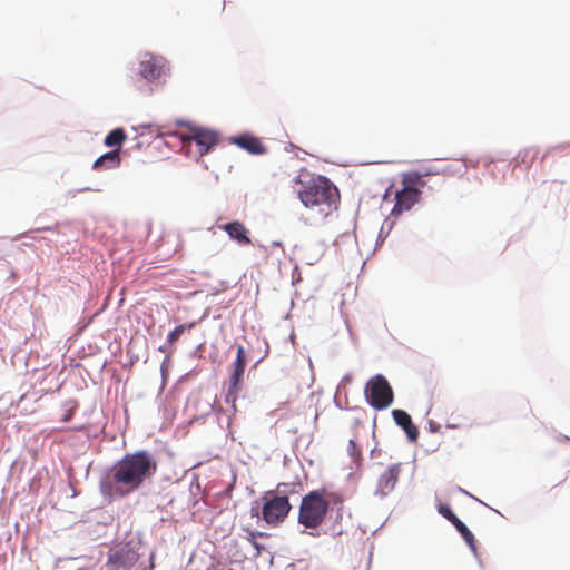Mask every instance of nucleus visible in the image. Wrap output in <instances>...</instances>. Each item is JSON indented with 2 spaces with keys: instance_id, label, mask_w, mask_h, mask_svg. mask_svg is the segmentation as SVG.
I'll return each instance as SVG.
<instances>
[{
  "instance_id": "nucleus-20",
  "label": "nucleus",
  "mask_w": 570,
  "mask_h": 570,
  "mask_svg": "<svg viewBox=\"0 0 570 570\" xmlns=\"http://www.w3.org/2000/svg\"><path fill=\"white\" fill-rule=\"evenodd\" d=\"M347 451L355 462L361 460L362 451L354 440H350Z\"/></svg>"
},
{
  "instance_id": "nucleus-3",
  "label": "nucleus",
  "mask_w": 570,
  "mask_h": 570,
  "mask_svg": "<svg viewBox=\"0 0 570 570\" xmlns=\"http://www.w3.org/2000/svg\"><path fill=\"white\" fill-rule=\"evenodd\" d=\"M330 500L325 498L324 491H312L303 497L299 512L298 523L305 528L316 529L318 528L328 511Z\"/></svg>"
},
{
  "instance_id": "nucleus-5",
  "label": "nucleus",
  "mask_w": 570,
  "mask_h": 570,
  "mask_svg": "<svg viewBox=\"0 0 570 570\" xmlns=\"http://www.w3.org/2000/svg\"><path fill=\"white\" fill-rule=\"evenodd\" d=\"M168 136L177 137L181 144V148H189L190 144L194 141L199 156L207 154L218 142L216 132L200 127L191 128L189 135L174 132L168 134Z\"/></svg>"
},
{
  "instance_id": "nucleus-1",
  "label": "nucleus",
  "mask_w": 570,
  "mask_h": 570,
  "mask_svg": "<svg viewBox=\"0 0 570 570\" xmlns=\"http://www.w3.org/2000/svg\"><path fill=\"white\" fill-rule=\"evenodd\" d=\"M154 456L145 451L126 454L116 462L100 482V491L109 500L125 498L137 491L157 472Z\"/></svg>"
},
{
  "instance_id": "nucleus-24",
  "label": "nucleus",
  "mask_w": 570,
  "mask_h": 570,
  "mask_svg": "<svg viewBox=\"0 0 570 570\" xmlns=\"http://www.w3.org/2000/svg\"><path fill=\"white\" fill-rule=\"evenodd\" d=\"M334 497V494H332ZM335 498L337 499V502L342 503V499L340 497H336Z\"/></svg>"
},
{
  "instance_id": "nucleus-22",
  "label": "nucleus",
  "mask_w": 570,
  "mask_h": 570,
  "mask_svg": "<svg viewBox=\"0 0 570 570\" xmlns=\"http://www.w3.org/2000/svg\"><path fill=\"white\" fill-rule=\"evenodd\" d=\"M266 534L263 533V532H257V531H249L248 532V535H247V541L249 543H252V546L259 552L261 551V546L258 544L257 542V538L261 537H265Z\"/></svg>"
},
{
  "instance_id": "nucleus-12",
  "label": "nucleus",
  "mask_w": 570,
  "mask_h": 570,
  "mask_svg": "<svg viewBox=\"0 0 570 570\" xmlns=\"http://www.w3.org/2000/svg\"><path fill=\"white\" fill-rule=\"evenodd\" d=\"M392 416L397 425H400L406 433L410 441H416L419 438V430L413 424L411 416L400 409L392 411Z\"/></svg>"
},
{
  "instance_id": "nucleus-7",
  "label": "nucleus",
  "mask_w": 570,
  "mask_h": 570,
  "mask_svg": "<svg viewBox=\"0 0 570 570\" xmlns=\"http://www.w3.org/2000/svg\"><path fill=\"white\" fill-rule=\"evenodd\" d=\"M420 194L417 188L409 185H405L402 190L396 191L392 215H400L403 212L410 210L419 202Z\"/></svg>"
},
{
  "instance_id": "nucleus-15",
  "label": "nucleus",
  "mask_w": 570,
  "mask_h": 570,
  "mask_svg": "<svg viewBox=\"0 0 570 570\" xmlns=\"http://www.w3.org/2000/svg\"><path fill=\"white\" fill-rule=\"evenodd\" d=\"M127 135L121 128H116L111 130L105 138V145L107 147H120L121 144L126 140Z\"/></svg>"
},
{
  "instance_id": "nucleus-6",
  "label": "nucleus",
  "mask_w": 570,
  "mask_h": 570,
  "mask_svg": "<svg viewBox=\"0 0 570 570\" xmlns=\"http://www.w3.org/2000/svg\"><path fill=\"white\" fill-rule=\"evenodd\" d=\"M264 500L261 511L262 519L272 527L283 523L292 509L287 495H274L272 498L266 495Z\"/></svg>"
},
{
  "instance_id": "nucleus-11",
  "label": "nucleus",
  "mask_w": 570,
  "mask_h": 570,
  "mask_svg": "<svg viewBox=\"0 0 570 570\" xmlns=\"http://www.w3.org/2000/svg\"><path fill=\"white\" fill-rule=\"evenodd\" d=\"M401 472V464H392L390 465L380 476L377 488L379 491L386 495L392 492L399 481Z\"/></svg>"
},
{
  "instance_id": "nucleus-10",
  "label": "nucleus",
  "mask_w": 570,
  "mask_h": 570,
  "mask_svg": "<svg viewBox=\"0 0 570 570\" xmlns=\"http://www.w3.org/2000/svg\"><path fill=\"white\" fill-rule=\"evenodd\" d=\"M230 141L253 155H263L267 150L258 137L249 134L232 137Z\"/></svg>"
},
{
  "instance_id": "nucleus-14",
  "label": "nucleus",
  "mask_w": 570,
  "mask_h": 570,
  "mask_svg": "<svg viewBox=\"0 0 570 570\" xmlns=\"http://www.w3.org/2000/svg\"><path fill=\"white\" fill-rule=\"evenodd\" d=\"M246 366V353L245 348L242 345H238L236 360L233 363V372L230 374V379L233 381V385H239L242 377L244 375Z\"/></svg>"
},
{
  "instance_id": "nucleus-8",
  "label": "nucleus",
  "mask_w": 570,
  "mask_h": 570,
  "mask_svg": "<svg viewBox=\"0 0 570 570\" xmlns=\"http://www.w3.org/2000/svg\"><path fill=\"white\" fill-rule=\"evenodd\" d=\"M217 227L224 230L232 240L242 247L252 244L248 228L244 223L239 220H233L226 224L217 225Z\"/></svg>"
},
{
  "instance_id": "nucleus-23",
  "label": "nucleus",
  "mask_w": 570,
  "mask_h": 570,
  "mask_svg": "<svg viewBox=\"0 0 570 570\" xmlns=\"http://www.w3.org/2000/svg\"><path fill=\"white\" fill-rule=\"evenodd\" d=\"M250 514H252V517H258V515H259V509H258V507H253V508L250 509Z\"/></svg>"
},
{
  "instance_id": "nucleus-2",
  "label": "nucleus",
  "mask_w": 570,
  "mask_h": 570,
  "mask_svg": "<svg viewBox=\"0 0 570 570\" xmlns=\"http://www.w3.org/2000/svg\"><path fill=\"white\" fill-rule=\"evenodd\" d=\"M295 183L302 185L297 196L305 207L317 208L324 215L337 208L340 193L328 178L318 175L311 177L308 181H303L301 176H297Z\"/></svg>"
},
{
  "instance_id": "nucleus-17",
  "label": "nucleus",
  "mask_w": 570,
  "mask_h": 570,
  "mask_svg": "<svg viewBox=\"0 0 570 570\" xmlns=\"http://www.w3.org/2000/svg\"><path fill=\"white\" fill-rule=\"evenodd\" d=\"M195 326V323L181 324L176 326L168 335L167 341L173 344L177 342L186 330H190Z\"/></svg>"
},
{
  "instance_id": "nucleus-21",
  "label": "nucleus",
  "mask_w": 570,
  "mask_h": 570,
  "mask_svg": "<svg viewBox=\"0 0 570 570\" xmlns=\"http://www.w3.org/2000/svg\"><path fill=\"white\" fill-rule=\"evenodd\" d=\"M438 511L451 523L458 519V517L452 512L451 508L448 504H440Z\"/></svg>"
},
{
  "instance_id": "nucleus-4",
  "label": "nucleus",
  "mask_w": 570,
  "mask_h": 570,
  "mask_svg": "<svg viewBox=\"0 0 570 570\" xmlns=\"http://www.w3.org/2000/svg\"><path fill=\"white\" fill-rule=\"evenodd\" d=\"M365 393L368 404L376 410L386 409L393 403V390L381 374L373 376L367 382Z\"/></svg>"
},
{
  "instance_id": "nucleus-19",
  "label": "nucleus",
  "mask_w": 570,
  "mask_h": 570,
  "mask_svg": "<svg viewBox=\"0 0 570 570\" xmlns=\"http://www.w3.org/2000/svg\"><path fill=\"white\" fill-rule=\"evenodd\" d=\"M107 564L114 567L115 570H118L121 567H124L125 563L122 560V553L119 551H116V552L109 554Z\"/></svg>"
},
{
  "instance_id": "nucleus-9",
  "label": "nucleus",
  "mask_w": 570,
  "mask_h": 570,
  "mask_svg": "<svg viewBox=\"0 0 570 570\" xmlns=\"http://www.w3.org/2000/svg\"><path fill=\"white\" fill-rule=\"evenodd\" d=\"M163 61L151 55H145L140 61V75L148 81H154L163 73Z\"/></svg>"
},
{
  "instance_id": "nucleus-13",
  "label": "nucleus",
  "mask_w": 570,
  "mask_h": 570,
  "mask_svg": "<svg viewBox=\"0 0 570 570\" xmlns=\"http://www.w3.org/2000/svg\"><path fill=\"white\" fill-rule=\"evenodd\" d=\"M120 151L115 149L100 156L92 165L95 170L114 169L120 165Z\"/></svg>"
},
{
  "instance_id": "nucleus-18",
  "label": "nucleus",
  "mask_w": 570,
  "mask_h": 570,
  "mask_svg": "<svg viewBox=\"0 0 570 570\" xmlns=\"http://www.w3.org/2000/svg\"><path fill=\"white\" fill-rule=\"evenodd\" d=\"M238 386L239 385H233V381L229 380V387H228L227 393L225 395V402L228 403V404H232L233 407L236 406Z\"/></svg>"
},
{
  "instance_id": "nucleus-25",
  "label": "nucleus",
  "mask_w": 570,
  "mask_h": 570,
  "mask_svg": "<svg viewBox=\"0 0 570 570\" xmlns=\"http://www.w3.org/2000/svg\"><path fill=\"white\" fill-rule=\"evenodd\" d=\"M569 146H570V144H569Z\"/></svg>"
},
{
  "instance_id": "nucleus-16",
  "label": "nucleus",
  "mask_w": 570,
  "mask_h": 570,
  "mask_svg": "<svg viewBox=\"0 0 570 570\" xmlns=\"http://www.w3.org/2000/svg\"><path fill=\"white\" fill-rule=\"evenodd\" d=\"M452 524L460 532V534L468 543V546L471 548V550L475 552V539L472 532L468 529V527L459 518L454 522H452Z\"/></svg>"
}]
</instances>
